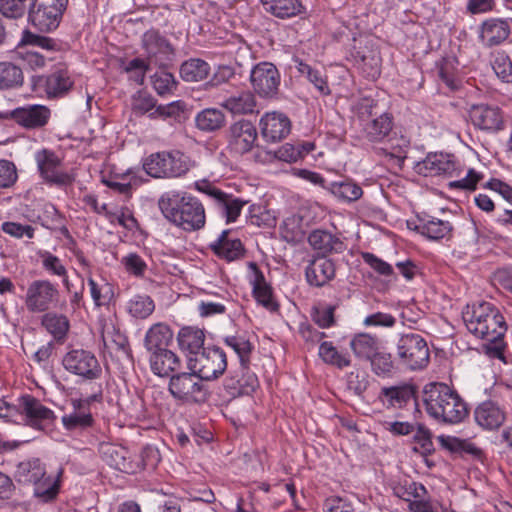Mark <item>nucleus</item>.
Returning a JSON list of instances; mask_svg holds the SVG:
<instances>
[{"mask_svg":"<svg viewBox=\"0 0 512 512\" xmlns=\"http://www.w3.org/2000/svg\"><path fill=\"white\" fill-rule=\"evenodd\" d=\"M163 216L172 224L185 231H196L206 222L203 204L196 197L180 192H168L158 200Z\"/></svg>","mask_w":512,"mask_h":512,"instance_id":"obj_1","label":"nucleus"},{"mask_svg":"<svg viewBox=\"0 0 512 512\" xmlns=\"http://www.w3.org/2000/svg\"><path fill=\"white\" fill-rule=\"evenodd\" d=\"M423 401L428 415L441 423L456 424L468 415L465 402L444 383L432 382L425 385Z\"/></svg>","mask_w":512,"mask_h":512,"instance_id":"obj_2","label":"nucleus"},{"mask_svg":"<svg viewBox=\"0 0 512 512\" xmlns=\"http://www.w3.org/2000/svg\"><path fill=\"white\" fill-rule=\"evenodd\" d=\"M370 116H374L363 127L364 138L371 143H385V147L375 148V153L383 155L393 160L399 168H402L406 159L407 149L410 142L405 137H392L393 116L390 113H382L378 116L369 111Z\"/></svg>","mask_w":512,"mask_h":512,"instance_id":"obj_3","label":"nucleus"},{"mask_svg":"<svg viewBox=\"0 0 512 512\" xmlns=\"http://www.w3.org/2000/svg\"><path fill=\"white\" fill-rule=\"evenodd\" d=\"M15 478L19 483L34 484V495L43 502L54 500L59 492L58 482L46 476L45 467L38 458L20 462Z\"/></svg>","mask_w":512,"mask_h":512,"instance_id":"obj_4","label":"nucleus"},{"mask_svg":"<svg viewBox=\"0 0 512 512\" xmlns=\"http://www.w3.org/2000/svg\"><path fill=\"white\" fill-rule=\"evenodd\" d=\"M168 390L175 400L186 404L204 403L209 396L203 379L194 371L173 374Z\"/></svg>","mask_w":512,"mask_h":512,"instance_id":"obj_5","label":"nucleus"},{"mask_svg":"<svg viewBox=\"0 0 512 512\" xmlns=\"http://www.w3.org/2000/svg\"><path fill=\"white\" fill-rule=\"evenodd\" d=\"M396 355L400 366L409 370H421L430 360L428 344L418 333L402 334L396 344Z\"/></svg>","mask_w":512,"mask_h":512,"instance_id":"obj_6","label":"nucleus"},{"mask_svg":"<svg viewBox=\"0 0 512 512\" xmlns=\"http://www.w3.org/2000/svg\"><path fill=\"white\" fill-rule=\"evenodd\" d=\"M67 4L68 0H35L29 3L28 21L41 32L55 30Z\"/></svg>","mask_w":512,"mask_h":512,"instance_id":"obj_7","label":"nucleus"},{"mask_svg":"<svg viewBox=\"0 0 512 512\" xmlns=\"http://www.w3.org/2000/svg\"><path fill=\"white\" fill-rule=\"evenodd\" d=\"M145 171L152 177H179L188 171L186 157L180 151L159 152L150 155L144 163Z\"/></svg>","mask_w":512,"mask_h":512,"instance_id":"obj_8","label":"nucleus"},{"mask_svg":"<svg viewBox=\"0 0 512 512\" xmlns=\"http://www.w3.org/2000/svg\"><path fill=\"white\" fill-rule=\"evenodd\" d=\"M188 366L203 380H213L226 370V354L219 347H205L199 353H196V356L189 357Z\"/></svg>","mask_w":512,"mask_h":512,"instance_id":"obj_9","label":"nucleus"},{"mask_svg":"<svg viewBox=\"0 0 512 512\" xmlns=\"http://www.w3.org/2000/svg\"><path fill=\"white\" fill-rule=\"evenodd\" d=\"M141 43L148 64L166 68L174 61L176 56L174 47L158 30L146 31L142 36Z\"/></svg>","mask_w":512,"mask_h":512,"instance_id":"obj_10","label":"nucleus"},{"mask_svg":"<svg viewBox=\"0 0 512 512\" xmlns=\"http://www.w3.org/2000/svg\"><path fill=\"white\" fill-rule=\"evenodd\" d=\"M64 368L84 380L93 381L102 374V368L94 353L85 349H71L63 359Z\"/></svg>","mask_w":512,"mask_h":512,"instance_id":"obj_11","label":"nucleus"},{"mask_svg":"<svg viewBox=\"0 0 512 512\" xmlns=\"http://www.w3.org/2000/svg\"><path fill=\"white\" fill-rule=\"evenodd\" d=\"M196 188L211 198L215 207L226 218L227 223L235 222L242 208L249 203L248 200L225 193L208 181L197 182Z\"/></svg>","mask_w":512,"mask_h":512,"instance_id":"obj_12","label":"nucleus"},{"mask_svg":"<svg viewBox=\"0 0 512 512\" xmlns=\"http://www.w3.org/2000/svg\"><path fill=\"white\" fill-rule=\"evenodd\" d=\"M59 299L57 287L49 280H34L26 291L25 305L32 313L48 311Z\"/></svg>","mask_w":512,"mask_h":512,"instance_id":"obj_13","label":"nucleus"},{"mask_svg":"<svg viewBox=\"0 0 512 512\" xmlns=\"http://www.w3.org/2000/svg\"><path fill=\"white\" fill-rule=\"evenodd\" d=\"M35 161L40 176L48 184L66 186L73 183L74 177L72 175L59 170L62 165V160L54 151L42 149L36 152Z\"/></svg>","mask_w":512,"mask_h":512,"instance_id":"obj_14","label":"nucleus"},{"mask_svg":"<svg viewBox=\"0 0 512 512\" xmlns=\"http://www.w3.org/2000/svg\"><path fill=\"white\" fill-rule=\"evenodd\" d=\"M254 91L263 98L277 95L280 85V73L276 66L269 62H261L254 66L250 74Z\"/></svg>","mask_w":512,"mask_h":512,"instance_id":"obj_15","label":"nucleus"},{"mask_svg":"<svg viewBox=\"0 0 512 512\" xmlns=\"http://www.w3.org/2000/svg\"><path fill=\"white\" fill-rule=\"evenodd\" d=\"M415 169L426 177L439 175L459 177L461 175L454 156L443 153H429L424 160L416 164Z\"/></svg>","mask_w":512,"mask_h":512,"instance_id":"obj_16","label":"nucleus"},{"mask_svg":"<svg viewBox=\"0 0 512 512\" xmlns=\"http://www.w3.org/2000/svg\"><path fill=\"white\" fill-rule=\"evenodd\" d=\"M257 129L252 122L241 119L228 129V147L235 154L243 155L252 150L257 140Z\"/></svg>","mask_w":512,"mask_h":512,"instance_id":"obj_17","label":"nucleus"},{"mask_svg":"<svg viewBox=\"0 0 512 512\" xmlns=\"http://www.w3.org/2000/svg\"><path fill=\"white\" fill-rule=\"evenodd\" d=\"M20 407H22V414L25 416L22 423L24 425L41 430L43 429V422L50 423L55 419L54 412L31 395L20 397Z\"/></svg>","mask_w":512,"mask_h":512,"instance_id":"obj_18","label":"nucleus"},{"mask_svg":"<svg viewBox=\"0 0 512 512\" xmlns=\"http://www.w3.org/2000/svg\"><path fill=\"white\" fill-rule=\"evenodd\" d=\"M469 117L473 125L481 130L499 131L504 127L501 110L497 106L475 104L469 109Z\"/></svg>","mask_w":512,"mask_h":512,"instance_id":"obj_19","label":"nucleus"},{"mask_svg":"<svg viewBox=\"0 0 512 512\" xmlns=\"http://www.w3.org/2000/svg\"><path fill=\"white\" fill-rule=\"evenodd\" d=\"M308 243L317 252L316 256L343 253L347 246L336 234L324 229H315L308 236Z\"/></svg>","mask_w":512,"mask_h":512,"instance_id":"obj_20","label":"nucleus"},{"mask_svg":"<svg viewBox=\"0 0 512 512\" xmlns=\"http://www.w3.org/2000/svg\"><path fill=\"white\" fill-rule=\"evenodd\" d=\"M261 135L267 142H278L284 139L291 129L287 116L281 113H266L260 120Z\"/></svg>","mask_w":512,"mask_h":512,"instance_id":"obj_21","label":"nucleus"},{"mask_svg":"<svg viewBox=\"0 0 512 512\" xmlns=\"http://www.w3.org/2000/svg\"><path fill=\"white\" fill-rule=\"evenodd\" d=\"M335 273L334 261L324 256H315L305 269L307 282L315 287L326 285L335 277Z\"/></svg>","mask_w":512,"mask_h":512,"instance_id":"obj_22","label":"nucleus"},{"mask_svg":"<svg viewBox=\"0 0 512 512\" xmlns=\"http://www.w3.org/2000/svg\"><path fill=\"white\" fill-rule=\"evenodd\" d=\"M510 35L509 23L500 18H490L482 22L479 28V39L487 47L504 42Z\"/></svg>","mask_w":512,"mask_h":512,"instance_id":"obj_23","label":"nucleus"},{"mask_svg":"<svg viewBox=\"0 0 512 512\" xmlns=\"http://www.w3.org/2000/svg\"><path fill=\"white\" fill-rule=\"evenodd\" d=\"M475 421L487 430L498 429L505 421V412L499 404L492 400L480 403L474 411Z\"/></svg>","mask_w":512,"mask_h":512,"instance_id":"obj_24","label":"nucleus"},{"mask_svg":"<svg viewBox=\"0 0 512 512\" xmlns=\"http://www.w3.org/2000/svg\"><path fill=\"white\" fill-rule=\"evenodd\" d=\"M352 56L366 77L376 79L380 75V53L370 45L354 47Z\"/></svg>","mask_w":512,"mask_h":512,"instance_id":"obj_25","label":"nucleus"},{"mask_svg":"<svg viewBox=\"0 0 512 512\" xmlns=\"http://www.w3.org/2000/svg\"><path fill=\"white\" fill-rule=\"evenodd\" d=\"M12 117L15 122L25 128H39L47 123L50 110L42 105H30L15 109Z\"/></svg>","mask_w":512,"mask_h":512,"instance_id":"obj_26","label":"nucleus"},{"mask_svg":"<svg viewBox=\"0 0 512 512\" xmlns=\"http://www.w3.org/2000/svg\"><path fill=\"white\" fill-rule=\"evenodd\" d=\"M229 230H224L217 240L209 245L219 258L228 262L239 259L244 254V247L238 238H229Z\"/></svg>","mask_w":512,"mask_h":512,"instance_id":"obj_27","label":"nucleus"},{"mask_svg":"<svg viewBox=\"0 0 512 512\" xmlns=\"http://www.w3.org/2000/svg\"><path fill=\"white\" fill-rule=\"evenodd\" d=\"M250 266L254 270L253 284V296L256 301L271 312H275L279 309V304L273 297L272 288L267 284L263 273L257 267L255 263H250Z\"/></svg>","mask_w":512,"mask_h":512,"instance_id":"obj_28","label":"nucleus"},{"mask_svg":"<svg viewBox=\"0 0 512 512\" xmlns=\"http://www.w3.org/2000/svg\"><path fill=\"white\" fill-rule=\"evenodd\" d=\"M149 362L152 372L160 377L169 376L180 367L178 356L167 348L151 352Z\"/></svg>","mask_w":512,"mask_h":512,"instance_id":"obj_29","label":"nucleus"},{"mask_svg":"<svg viewBox=\"0 0 512 512\" xmlns=\"http://www.w3.org/2000/svg\"><path fill=\"white\" fill-rule=\"evenodd\" d=\"M413 386L405 384L400 386L383 387L379 393V400L390 408H402L414 398Z\"/></svg>","mask_w":512,"mask_h":512,"instance_id":"obj_30","label":"nucleus"},{"mask_svg":"<svg viewBox=\"0 0 512 512\" xmlns=\"http://www.w3.org/2000/svg\"><path fill=\"white\" fill-rule=\"evenodd\" d=\"M380 345L379 338L369 333L355 334L350 341V348L355 357L367 362L381 348Z\"/></svg>","mask_w":512,"mask_h":512,"instance_id":"obj_31","label":"nucleus"},{"mask_svg":"<svg viewBox=\"0 0 512 512\" xmlns=\"http://www.w3.org/2000/svg\"><path fill=\"white\" fill-rule=\"evenodd\" d=\"M474 331V335L478 338L485 339L487 341L500 340L503 338L506 325L504 317L500 314L499 310L496 309L494 313H491L488 317L482 320V325Z\"/></svg>","mask_w":512,"mask_h":512,"instance_id":"obj_32","label":"nucleus"},{"mask_svg":"<svg viewBox=\"0 0 512 512\" xmlns=\"http://www.w3.org/2000/svg\"><path fill=\"white\" fill-rule=\"evenodd\" d=\"M418 220L419 224L415 226L414 230L431 240L443 239L452 231V225L448 221L429 216L418 217Z\"/></svg>","mask_w":512,"mask_h":512,"instance_id":"obj_33","label":"nucleus"},{"mask_svg":"<svg viewBox=\"0 0 512 512\" xmlns=\"http://www.w3.org/2000/svg\"><path fill=\"white\" fill-rule=\"evenodd\" d=\"M264 10L271 15L287 19L304 12L301 0H260Z\"/></svg>","mask_w":512,"mask_h":512,"instance_id":"obj_34","label":"nucleus"},{"mask_svg":"<svg viewBox=\"0 0 512 512\" xmlns=\"http://www.w3.org/2000/svg\"><path fill=\"white\" fill-rule=\"evenodd\" d=\"M99 452L109 466L123 472L131 469V463L128 461L129 452L126 448L112 443H102Z\"/></svg>","mask_w":512,"mask_h":512,"instance_id":"obj_35","label":"nucleus"},{"mask_svg":"<svg viewBox=\"0 0 512 512\" xmlns=\"http://www.w3.org/2000/svg\"><path fill=\"white\" fill-rule=\"evenodd\" d=\"M73 86L70 73L66 68H57L45 78V91L49 97L66 94Z\"/></svg>","mask_w":512,"mask_h":512,"instance_id":"obj_36","label":"nucleus"},{"mask_svg":"<svg viewBox=\"0 0 512 512\" xmlns=\"http://www.w3.org/2000/svg\"><path fill=\"white\" fill-rule=\"evenodd\" d=\"M173 338L170 327L164 323H156L147 331L144 345L148 352L159 351L167 348Z\"/></svg>","mask_w":512,"mask_h":512,"instance_id":"obj_37","label":"nucleus"},{"mask_svg":"<svg viewBox=\"0 0 512 512\" xmlns=\"http://www.w3.org/2000/svg\"><path fill=\"white\" fill-rule=\"evenodd\" d=\"M371 371L378 377H392L398 370L400 363L398 357L395 358L391 353L386 352L381 347L375 355L368 361Z\"/></svg>","mask_w":512,"mask_h":512,"instance_id":"obj_38","label":"nucleus"},{"mask_svg":"<svg viewBox=\"0 0 512 512\" xmlns=\"http://www.w3.org/2000/svg\"><path fill=\"white\" fill-rule=\"evenodd\" d=\"M221 106L235 115L252 114L256 111V99L252 92L242 91L226 98Z\"/></svg>","mask_w":512,"mask_h":512,"instance_id":"obj_39","label":"nucleus"},{"mask_svg":"<svg viewBox=\"0 0 512 512\" xmlns=\"http://www.w3.org/2000/svg\"><path fill=\"white\" fill-rule=\"evenodd\" d=\"M178 345L181 350L196 356L203 350L205 341L204 331L196 327H183L178 333Z\"/></svg>","mask_w":512,"mask_h":512,"instance_id":"obj_40","label":"nucleus"},{"mask_svg":"<svg viewBox=\"0 0 512 512\" xmlns=\"http://www.w3.org/2000/svg\"><path fill=\"white\" fill-rule=\"evenodd\" d=\"M41 324L58 342L65 340L70 327L68 318L55 312L45 313L42 316Z\"/></svg>","mask_w":512,"mask_h":512,"instance_id":"obj_41","label":"nucleus"},{"mask_svg":"<svg viewBox=\"0 0 512 512\" xmlns=\"http://www.w3.org/2000/svg\"><path fill=\"white\" fill-rule=\"evenodd\" d=\"M210 65L199 58H190L180 66V76L186 82H199L207 78Z\"/></svg>","mask_w":512,"mask_h":512,"instance_id":"obj_42","label":"nucleus"},{"mask_svg":"<svg viewBox=\"0 0 512 512\" xmlns=\"http://www.w3.org/2000/svg\"><path fill=\"white\" fill-rule=\"evenodd\" d=\"M327 189L338 199L349 203L357 201L363 195L362 188L348 178L331 182Z\"/></svg>","mask_w":512,"mask_h":512,"instance_id":"obj_43","label":"nucleus"},{"mask_svg":"<svg viewBox=\"0 0 512 512\" xmlns=\"http://www.w3.org/2000/svg\"><path fill=\"white\" fill-rule=\"evenodd\" d=\"M225 121L224 113L216 108H206L195 118L196 127L203 132L217 131L224 126Z\"/></svg>","mask_w":512,"mask_h":512,"instance_id":"obj_44","label":"nucleus"},{"mask_svg":"<svg viewBox=\"0 0 512 512\" xmlns=\"http://www.w3.org/2000/svg\"><path fill=\"white\" fill-rule=\"evenodd\" d=\"M496 309L497 308L489 302H480L477 305H473L472 310L468 308L464 311L463 320L469 332L473 334L474 331H478L477 329L482 325V320L491 313H494Z\"/></svg>","mask_w":512,"mask_h":512,"instance_id":"obj_45","label":"nucleus"},{"mask_svg":"<svg viewBox=\"0 0 512 512\" xmlns=\"http://www.w3.org/2000/svg\"><path fill=\"white\" fill-rule=\"evenodd\" d=\"M22 69L12 62H0V89H13L22 86Z\"/></svg>","mask_w":512,"mask_h":512,"instance_id":"obj_46","label":"nucleus"},{"mask_svg":"<svg viewBox=\"0 0 512 512\" xmlns=\"http://www.w3.org/2000/svg\"><path fill=\"white\" fill-rule=\"evenodd\" d=\"M62 424L65 429L73 430H85L92 427L94 419L90 411L84 408H73V411L62 417Z\"/></svg>","mask_w":512,"mask_h":512,"instance_id":"obj_47","label":"nucleus"},{"mask_svg":"<svg viewBox=\"0 0 512 512\" xmlns=\"http://www.w3.org/2000/svg\"><path fill=\"white\" fill-rule=\"evenodd\" d=\"M224 342L238 355L242 370H248L250 354L254 348L251 342L241 335L227 336L224 338Z\"/></svg>","mask_w":512,"mask_h":512,"instance_id":"obj_48","label":"nucleus"},{"mask_svg":"<svg viewBox=\"0 0 512 512\" xmlns=\"http://www.w3.org/2000/svg\"><path fill=\"white\" fill-rule=\"evenodd\" d=\"M319 356L325 363L334 365L339 369L348 367L351 364L349 355L341 354L332 342H322L319 347Z\"/></svg>","mask_w":512,"mask_h":512,"instance_id":"obj_49","label":"nucleus"},{"mask_svg":"<svg viewBox=\"0 0 512 512\" xmlns=\"http://www.w3.org/2000/svg\"><path fill=\"white\" fill-rule=\"evenodd\" d=\"M27 0H0V14L10 20H19L28 14Z\"/></svg>","mask_w":512,"mask_h":512,"instance_id":"obj_50","label":"nucleus"},{"mask_svg":"<svg viewBox=\"0 0 512 512\" xmlns=\"http://www.w3.org/2000/svg\"><path fill=\"white\" fill-rule=\"evenodd\" d=\"M154 309V301L148 295H136L129 301L128 305L129 313L139 319L147 318Z\"/></svg>","mask_w":512,"mask_h":512,"instance_id":"obj_51","label":"nucleus"},{"mask_svg":"<svg viewBox=\"0 0 512 512\" xmlns=\"http://www.w3.org/2000/svg\"><path fill=\"white\" fill-rule=\"evenodd\" d=\"M413 439L418 444V446L413 447L412 450L414 452L426 457L428 455H431L435 451L432 442V433L424 425L417 424V429L413 436Z\"/></svg>","mask_w":512,"mask_h":512,"instance_id":"obj_52","label":"nucleus"},{"mask_svg":"<svg viewBox=\"0 0 512 512\" xmlns=\"http://www.w3.org/2000/svg\"><path fill=\"white\" fill-rule=\"evenodd\" d=\"M185 111V103L182 101L171 102L167 105H158L156 109L149 114L150 119L157 118H172L176 121H181L182 115Z\"/></svg>","mask_w":512,"mask_h":512,"instance_id":"obj_53","label":"nucleus"},{"mask_svg":"<svg viewBox=\"0 0 512 512\" xmlns=\"http://www.w3.org/2000/svg\"><path fill=\"white\" fill-rule=\"evenodd\" d=\"M152 85L158 95L172 94L177 88V81L170 72L161 71L152 76Z\"/></svg>","mask_w":512,"mask_h":512,"instance_id":"obj_54","label":"nucleus"},{"mask_svg":"<svg viewBox=\"0 0 512 512\" xmlns=\"http://www.w3.org/2000/svg\"><path fill=\"white\" fill-rule=\"evenodd\" d=\"M393 493L400 499L410 501V499L418 498L421 499L427 493L424 485L416 482H405V484H395L393 486Z\"/></svg>","mask_w":512,"mask_h":512,"instance_id":"obj_55","label":"nucleus"},{"mask_svg":"<svg viewBox=\"0 0 512 512\" xmlns=\"http://www.w3.org/2000/svg\"><path fill=\"white\" fill-rule=\"evenodd\" d=\"M157 107V100L146 92H137L132 99V110L135 115L142 116L153 112Z\"/></svg>","mask_w":512,"mask_h":512,"instance_id":"obj_56","label":"nucleus"},{"mask_svg":"<svg viewBox=\"0 0 512 512\" xmlns=\"http://www.w3.org/2000/svg\"><path fill=\"white\" fill-rule=\"evenodd\" d=\"M324 512H355L354 503L346 496L333 495L323 504Z\"/></svg>","mask_w":512,"mask_h":512,"instance_id":"obj_57","label":"nucleus"},{"mask_svg":"<svg viewBox=\"0 0 512 512\" xmlns=\"http://www.w3.org/2000/svg\"><path fill=\"white\" fill-rule=\"evenodd\" d=\"M0 418L7 422L22 424L25 416L22 414V407H20V398L17 400V404L0 400Z\"/></svg>","mask_w":512,"mask_h":512,"instance_id":"obj_58","label":"nucleus"},{"mask_svg":"<svg viewBox=\"0 0 512 512\" xmlns=\"http://www.w3.org/2000/svg\"><path fill=\"white\" fill-rule=\"evenodd\" d=\"M335 306L327 305L313 309L312 319L320 328H329L335 324Z\"/></svg>","mask_w":512,"mask_h":512,"instance_id":"obj_59","label":"nucleus"},{"mask_svg":"<svg viewBox=\"0 0 512 512\" xmlns=\"http://www.w3.org/2000/svg\"><path fill=\"white\" fill-rule=\"evenodd\" d=\"M492 67L503 82L512 83V61L507 55L498 54Z\"/></svg>","mask_w":512,"mask_h":512,"instance_id":"obj_60","label":"nucleus"},{"mask_svg":"<svg viewBox=\"0 0 512 512\" xmlns=\"http://www.w3.org/2000/svg\"><path fill=\"white\" fill-rule=\"evenodd\" d=\"M18 179L17 169L13 162L0 160V188L12 187Z\"/></svg>","mask_w":512,"mask_h":512,"instance_id":"obj_61","label":"nucleus"},{"mask_svg":"<svg viewBox=\"0 0 512 512\" xmlns=\"http://www.w3.org/2000/svg\"><path fill=\"white\" fill-rule=\"evenodd\" d=\"M483 178L481 173L476 172L474 169H469L466 176L455 181L449 182L450 189L469 190L476 189L478 182Z\"/></svg>","mask_w":512,"mask_h":512,"instance_id":"obj_62","label":"nucleus"},{"mask_svg":"<svg viewBox=\"0 0 512 512\" xmlns=\"http://www.w3.org/2000/svg\"><path fill=\"white\" fill-rule=\"evenodd\" d=\"M2 230L15 238L26 236L31 239L34 236V228L31 225H22L16 222H4L2 224Z\"/></svg>","mask_w":512,"mask_h":512,"instance_id":"obj_63","label":"nucleus"},{"mask_svg":"<svg viewBox=\"0 0 512 512\" xmlns=\"http://www.w3.org/2000/svg\"><path fill=\"white\" fill-rule=\"evenodd\" d=\"M362 258L365 263H367L372 269L378 272L380 275L390 276L393 273L392 266L378 258L372 253L364 252L362 253Z\"/></svg>","mask_w":512,"mask_h":512,"instance_id":"obj_64","label":"nucleus"}]
</instances>
